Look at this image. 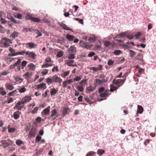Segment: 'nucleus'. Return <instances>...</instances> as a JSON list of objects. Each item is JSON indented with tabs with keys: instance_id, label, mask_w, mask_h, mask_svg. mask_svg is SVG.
Segmentation results:
<instances>
[{
	"instance_id": "ddd939ff",
	"label": "nucleus",
	"mask_w": 156,
	"mask_h": 156,
	"mask_svg": "<svg viewBox=\"0 0 156 156\" xmlns=\"http://www.w3.org/2000/svg\"><path fill=\"white\" fill-rule=\"evenodd\" d=\"M21 114V112L19 111L15 112L13 114L14 118L15 119H18L19 118Z\"/></svg>"
},
{
	"instance_id": "393cba45",
	"label": "nucleus",
	"mask_w": 156,
	"mask_h": 156,
	"mask_svg": "<svg viewBox=\"0 0 156 156\" xmlns=\"http://www.w3.org/2000/svg\"><path fill=\"white\" fill-rule=\"evenodd\" d=\"M53 65L52 64H48L47 63H46L45 64L42 65L41 67V68L42 69H44L45 68L51 67Z\"/></svg>"
},
{
	"instance_id": "5fc2aeb1",
	"label": "nucleus",
	"mask_w": 156,
	"mask_h": 156,
	"mask_svg": "<svg viewBox=\"0 0 156 156\" xmlns=\"http://www.w3.org/2000/svg\"><path fill=\"white\" fill-rule=\"evenodd\" d=\"M41 139V137L39 135H37L36 137L35 142H37L40 141Z\"/></svg>"
},
{
	"instance_id": "e433bc0d",
	"label": "nucleus",
	"mask_w": 156,
	"mask_h": 156,
	"mask_svg": "<svg viewBox=\"0 0 156 156\" xmlns=\"http://www.w3.org/2000/svg\"><path fill=\"white\" fill-rule=\"evenodd\" d=\"M96 37H89L88 40L90 42H94L96 41Z\"/></svg>"
},
{
	"instance_id": "c756f323",
	"label": "nucleus",
	"mask_w": 156,
	"mask_h": 156,
	"mask_svg": "<svg viewBox=\"0 0 156 156\" xmlns=\"http://www.w3.org/2000/svg\"><path fill=\"white\" fill-rule=\"evenodd\" d=\"M105 153V151L104 150L101 149H100L98 150L97 153L100 156H101L102 155Z\"/></svg>"
},
{
	"instance_id": "6ab92c4d",
	"label": "nucleus",
	"mask_w": 156,
	"mask_h": 156,
	"mask_svg": "<svg viewBox=\"0 0 156 156\" xmlns=\"http://www.w3.org/2000/svg\"><path fill=\"white\" fill-rule=\"evenodd\" d=\"M118 88V87L115 86L113 84H111L110 85V90L111 92H113L114 91H115L117 90Z\"/></svg>"
},
{
	"instance_id": "7c9ffc66",
	"label": "nucleus",
	"mask_w": 156,
	"mask_h": 156,
	"mask_svg": "<svg viewBox=\"0 0 156 156\" xmlns=\"http://www.w3.org/2000/svg\"><path fill=\"white\" fill-rule=\"evenodd\" d=\"M4 89L3 87H0V93L2 96L5 95L6 92L4 90Z\"/></svg>"
},
{
	"instance_id": "49530a36",
	"label": "nucleus",
	"mask_w": 156,
	"mask_h": 156,
	"mask_svg": "<svg viewBox=\"0 0 156 156\" xmlns=\"http://www.w3.org/2000/svg\"><path fill=\"white\" fill-rule=\"evenodd\" d=\"M81 77L80 76H77L74 78L73 79V81L75 82L80 81L81 80Z\"/></svg>"
},
{
	"instance_id": "2eb2a0df",
	"label": "nucleus",
	"mask_w": 156,
	"mask_h": 156,
	"mask_svg": "<svg viewBox=\"0 0 156 156\" xmlns=\"http://www.w3.org/2000/svg\"><path fill=\"white\" fill-rule=\"evenodd\" d=\"M60 26L63 29L66 30H69L71 31H72V30L71 28H69L67 27L65 24L62 23L60 25Z\"/></svg>"
},
{
	"instance_id": "a19ab883",
	"label": "nucleus",
	"mask_w": 156,
	"mask_h": 156,
	"mask_svg": "<svg viewBox=\"0 0 156 156\" xmlns=\"http://www.w3.org/2000/svg\"><path fill=\"white\" fill-rule=\"evenodd\" d=\"M63 87L64 88H66L68 86V85L69 84L68 82L66 80L62 82Z\"/></svg>"
},
{
	"instance_id": "6e6552de",
	"label": "nucleus",
	"mask_w": 156,
	"mask_h": 156,
	"mask_svg": "<svg viewBox=\"0 0 156 156\" xmlns=\"http://www.w3.org/2000/svg\"><path fill=\"white\" fill-rule=\"evenodd\" d=\"M0 143H1V144L0 145V146H2L4 148L7 147L9 145V143L7 142L6 140H1L0 141Z\"/></svg>"
},
{
	"instance_id": "423d86ee",
	"label": "nucleus",
	"mask_w": 156,
	"mask_h": 156,
	"mask_svg": "<svg viewBox=\"0 0 156 156\" xmlns=\"http://www.w3.org/2000/svg\"><path fill=\"white\" fill-rule=\"evenodd\" d=\"M68 51L70 54H76L77 52L76 48L74 46H71L69 48Z\"/></svg>"
},
{
	"instance_id": "c9c22d12",
	"label": "nucleus",
	"mask_w": 156,
	"mask_h": 156,
	"mask_svg": "<svg viewBox=\"0 0 156 156\" xmlns=\"http://www.w3.org/2000/svg\"><path fill=\"white\" fill-rule=\"evenodd\" d=\"M57 113V112L56 110L55 109H53L52 111V113L51 114V116L48 117V118L50 119V118L51 117H53V116H55L56 114Z\"/></svg>"
},
{
	"instance_id": "a211bd4d",
	"label": "nucleus",
	"mask_w": 156,
	"mask_h": 156,
	"mask_svg": "<svg viewBox=\"0 0 156 156\" xmlns=\"http://www.w3.org/2000/svg\"><path fill=\"white\" fill-rule=\"evenodd\" d=\"M25 44L26 45H28L30 48H34L35 46H37V44L31 42L28 43H26Z\"/></svg>"
},
{
	"instance_id": "774afa93",
	"label": "nucleus",
	"mask_w": 156,
	"mask_h": 156,
	"mask_svg": "<svg viewBox=\"0 0 156 156\" xmlns=\"http://www.w3.org/2000/svg\"><path fill=\"white\" fill-rule=\"evenodd\" d=\"M63 55L62 51H59L57 54V56L58 57H61Z\"/></svg>"
},
{
	"instance_id": "72a5a7b5",
	"label": "nucleus",
	"mask_w": 156,
	"mask_h": 156,
	"mask_svg": "<svg viewBox=\"0 0 156 156\" xmlns=\"http://www.w3.org/2000/svg\"><path fill=\"white\" fill-rule=\"evenodd\" d=\"M95 154V152L93 151H91L88 152L86 156H94Z\"/></svg>"
},
{
	"instance_id": "20e7f679",
	"label": "nucleus",
	"mask_w": 156,
	"mask_h": 156,
	"mask_svg": "<svg viewBox=\"0 0 156 156\" xmlns=\"http://www.w3.org/2000/svg\"><path fill=\"white\" fill-rule=\"evenodd\" d=\"M31 99V98L30 96H26L22 98L20 102L22 104H24L25 103L29 102Z\"/></svg>"
},
{
	"instance_id": "39448f33",
	"label": "nucleus",
	"mask_w": 156,
	"mask_h": 156,
	"mask_svg": "<svg viewBox=\"0 0 156 156\" xmlns=\"http://www.w3.org/2000/svg\"><path fill=\"white\" fill-rule=\"evenodd\" d=\"M52 78L53 82L60 83L62 81V79L56 75L53 76Z\"/></svg>"
},
{
	"instance_id": "c85d7f7f",
	"label": "nucleus",
	"mask_w": 156,
	"mask_h": 156,
	"mask_svg": "<svg viewBox=\"0 0 156 156\" xmlns=\"http://www.w3.org/2000/svg\"><path fill=\"white\" fill-rule=\"evenodd\" d=\"M18 33L17 32H14L12 33L10 35L11 37H12V38L15 39L16 37H17L18 35Z\"/></svg>"
},
{
	"instance_id": "de8ad7c7",
	"label": "nucleus",
	"mask_w": 156,
	"mask_h": 156,
	"mask_svg": "<svg viewBox=\"0 0 156 156\" xmlns=\"http://www.w3.org/2000/svg\"><path fill=\"white\" fill-rule=\"evenodd\" d=\"M74 60H70L68 62L66 63V64H67L68 66H72V64L74 62Z\"/></svg>"
},
{
	"instance_id": "79ce46f5",
	"label": "nucleus",
	"mask_w": 156,
	"mask_h": 156,
	"mask_svg": "<svg viewBox=\"0 0 156 156\" xmlns=\"http://www.w3.org/2000/svg\"><path fill=\"white\" fill-rule=\"evenodd\" d=\"M9 72L7 71H5L2 72L0 73V77L2 76L6 75L8 74Z\"/></svg>"
},
{
	"instance_id": "412c9836",
	"label": "nucleus",
	"mask_w": 156,
	"mask_h": 156,
	"mask_svg": "<svg viewBox=\"0 0 156 156\" xmlns=\"http://www.w3.org/2000/svg\"><path fill=\"white\" fill-rule=\"evenodd\" d=\"M80 46L84 48H87V44L86 43L84 42L83 41H80Z\"/></svg>"
},
{
	"instance_id": "f8f14e48",
	"label": "nucleus",
	"mask_w": 156,
	"mask_h": 156,
	"mask_svg": "<svg viewBox=\"0 0 156 156\" xmlns=\"http://www.w3.org/2000/svg\"><path fill=\"white\" fill-rule=\"evenodd\" d=\"M21 61V59H19L17 61L14 63V65H12L10 66L9 67L10 69H13L16 66L20 64Z\"/></svg>"
},
{
	"instance_id": "4468645a",
	"label": "nucleus",
	"mask_w": 156,
	"mask_h": 156,
	"mask_svg": "<svg viewBox=\"0 0 156 156\" xmlns=\"http://www.w3.org/2000/svg\"><path fill=\"white\" fill-rule=\"evenodd\" d=\"M46 84L44 83H41L37 85V89H45L46 88Z\"/></svg>"
},
{
	"instance_id": "f03ea898",
	"label": "nucleus",
	"mask_w": 156,
	"mask_h": 156,
	"mask_svg": "<svg viewBox=\"0 0 156 156\" xmlns=\"http://www.w3.org/2000/svg\"><path fill=\"white\" fill-rule=\"evenodd\" d=\"M36 133V129L35 128H32L28 135V137L31 138L32 137H35Z\"/></svg>"
},
{
	"instance_id": "473e14b6",
	"label": "nucleus",
	"mask_w": 156,
	"mask_h": 156,
	"mask_svg": "<svg viewBox=\"0 0 156 156\" xmlns=\"http://www.w3.org/2000/svg\"><path fill=\"white\" fill-rule=\"evenodd\" d=\"M68 109L67 108H65L63 109L62 115L63 116L66 115L68 112Z\"/></svg>"
},
{
	"instance_id": "338daca9",
	"label": "nucleus",
	"mask_w": 156,
	"mask_h": 156,
	"mask_svg": "<svg viewBox=\"0 0 156 156\" xmlns=\"http://www.w3.org/2000/svg\"><path fill=\"white\" fill-rule=\"evenodd\" d=\"M32 17L31 15L30 14H27L26 17V18L27 20H31Z\"/></svg>"
},
{
	"instance_id": "09e8293b",
	"label": "nucleus",
	"mask_w": 156,
	"mask_h": 156,
	"mask_svg": "<svg viewBox=\"0 0 156 156\" xmlns=\"http://www.w3.org/2000/svg\"><path fill=\"white\" fill-rule=\"evenodd\" d=\"M27 90L26 88L25 87H23L19 90V92L20 93L25 92Z\"/></svg>"
},
{
	"instance_id": "aec40b11",
	"label": "nucleus",
	"mask_w": 156,
	"mask_h": 156,
	"mask_svg": "<svg viewBox=\"0 0 156 156\" xmlns=\"http://www.w3.org/2000/svg\"><path fill=\"white\" fill-rule=\"evenodd\" d=\"M137 107V112L140 114L142 113L143 111V108L141 106H140L139 105H138Z\"/></svg>"
},
{
	"instance_id": "603ef678",
	"label": "nucleus",
	"mask_w": 156,
	"mask_h": 156,
	"mask_svg": "<svg viewBox=\"0 0 156 156\" xmlns=\"http://www.w3.org/2000/svg\"><path fill=\"white\" fill-rule=\"evenodd\" d=\"M16 55H23L24 54H26V52L25 51H23L20 52H16Z\"/></svg>"
},
{
	"instance_id": "9b49d317",
	"label": "nucleus",
	"mask_w": 156,
	"mask_h": 156,
	"mask_svg": "<svg viewBox=\"0 0 156 156\" xmlns=\"http://www.w3.org/2000/svg\"><path fill=\"white\" fill-rule=\"evenodd\" d=\"M109 91L108 90H105V92L104 93H102L100 94V96L101 98L106 97H108V93L109 92Z\"/></svg>"
},
{
	"instance_id": "4be33fe9",
	"label": "nucleus",
	"mask_w": 156,
	"mask_h": 156,
	"mask_svg": "<svg viewBox=\"0 0 156 156\" xmlns=\"http://www.w3.org/2000/svg\"><path fill=\"white\" fill-rule=\"evenodd\" d=\"M50 106L48 107L47 108H45L43 110V112H44V114L46 115L48 114L50 112Z\"/></svg>"
},
{
	"instance_id": "37998d69",
	"label": "nucleus",
	"mask_w": 156,
	"mask_h": 156,
	"mask_svg": "<svg viewBox=\"0 0 156 156\" xmlns=\"http://www.w3.org/2000/svg\"><path fill=\"white\" fill-rule=\"evenodd\" d=\"M16 143L18 145H20L21 144H23V142L20 140H17L16 141Z\"/></svg>"
},
{
	"instance_id": "4d7b16f0",
	"label": "nucleus",
	"mask_w": 156,
	"mask_h": 156,
	"mask_svg": "<svg viewBox=\"0 0 156 156\" xmlns=\"http://www.w3.org/2000/svg\"><path fill=\"white\" fill-rule=\"evenodd\" d=\"M105 88L104 87H101L98 90V92L99 93H101L104 91Z\"/></svg>"
},
{
	"instance_id": "f257e3e1",
	"label": "nucleus",
	"mask_w": 156,
	"mask_h": 156,
	"mask_svg": "<svg viewBox=\"0 0 156 156\" xmlns=\"http://www.w3.org/2000/svg\"><path fill=\"white\" fill-rule=\"evenodd\" d=\"M0 43L1 44L4 45V47H8L12 42L11 40L6 37H3L2 38Z\"/></svg>"
},
{
	"instance_id": "9d476101",
	"label": "nucleus",
	"mask_w": 156,
	"mask_h": 156,
	"mask_svg": "<svg viewBox=\"0 0 156 156\" xmlns=\"http://www.w3.org/2000/svg\"><path fill=\"white\" fill-rule=\"evenodd\" d=\"M102 66L101 65H99L98 67H93L90 68L91 70H92L95 72H97L98 70H100L102 69Z\"/></svg>"
},
{
	"instance_id": "8fccbe9b",
	"label": "nucleus",
	"mask_w": 156,
	"mask_h": 156,
	"mask_svg": "<svg viewBox=\"0 0 156 156\" xmlns=\"http://www.w3.org/2000/svg\"><path fill=\"white\" fill-rule=\"evenodd\" d=\"M74 20H75L78 21L79 23H81V24H83V20L82 19H80L78 18H75Z\"/></svg>"
},
{
	"instance_id": "864d4df0",
	"label": "nucleus",
	"mask_w": 156,
	"mask_h": 156,
	"mask_svg": "<svg viewBox=\"0 0 156 156\" xmlns=\"http://www.w3.org/2000/svg\"><path fill=\"white\" fill-rule=\"evenodd\" d=\"M120 45L122 47H123L124 48V49H128L129 48V47L128 46L127 44H120Z\"/></svg>"
},
{
	"instance_id": "bb28decb",
	"label": "nucleus",
	"mask_w": 156,
	"mask_h": 156,
	"mask_svg": "<svg viewBox=\"0 0 156 156\" xmlns=\"http://www.w3.org/2000/svg\"><path fill=\"white\" fill-rule=\"evenodd\" d=\"M70 73V71H64L63 73L61 74V76L63 78H65Z\"/></svg>"
},
{
	"instance_id": "69168bd1",
	"label": "nucleus",
	"mask_w": 156,
	"mask_h": 156,
	"mask_svg": "<svg viewBox=\"0 0 156 156\" xmlns=\"http://www.w3.org/2000/svg\"><path fill=\"white\" fill-rule=\"evenodd\" d=\"M111 44L110 42L108 41H106L105 42L104 45L106 47H108Z\"/></svg>"
},
{
	"instance_id": "a878e982",
	"label": "nucleus",
	"mask_w": 156,
	"mask_h": 156,
	"mask_svg": "<svg viewBox=\"0 0 156 156\" xmlns=\"http://www.w3.org/2000/svg\"><path fill=\"white\" fill-rule=\"evenodd\" d=\"M31 21L36 23H41V20L39 18L35 17H33Z\"/></svg>"
},
{
	"instance_id": "dca6fc26",
	"label": "nucleus",
	"mask_w": 156,
	"mask_h": 156,
	"mask_svg": "<svg viewBox=\"0 0 156 156\" xmlns=\"http://www.w3.org/2000/svg\"><path fill=\"white\" fill-rule=\"evenodd\" d=\"M96 83L98 84H101L102 83L106 82V81L105 80V78H102L101 80H100L98 79H96Z\"/></svg>"
},
{
	"instance_id": "2f4dec72",
	"label": "nucleus",
	"mask_w": 156,
	"mask_h": 156,
	"mask_svg": "<svg viewBox=\"0 0 156 156\" xmlns=\"http://www.w3.org/2000/svg\"><path fill=\"white\" fill-rule=\"evenodd\" d=\"M129 51L130 52L129 56L131 57H134L136 54V52L132 50H130Z\"/></svg>"
},
{
	"instance_id": "58836bf2",
	"label": "nucleus",
	"mask_w": 156,
	"mask_h": 156,
	"mask_svg": "<svg viewBox=\"0 0 156 156\" xmlns=\"http://www.w3.org/2000/svg\"><path fill=\"white\" fill-rule=\"evenodd\" d=\"M77 89L80 92H82L84 90V88L80 85H78L77 87Z\"/></svg>"
},
{
	"instance_id": "b1692460",
	"label": "nucleus",
	"mask_w": 156,
	"mask_h": 156,
	"mask_svg": "<svg viewBox=\"0 0 156 156\" xmlns=\"http://www.w3.org/2000/svg\"><path fill=\"white\" fill-rule=\"evenodd\" d=\"M31 76V73L29 72H27L23 75V76L26 79H27L30 78V77Z\"/></svg>"
},
{
	"instance_id": "0eeeda50",
	"label": "nucleus",
	"mask_w": 156,
	"mask_h": 156,
	"mask_svg": "<svg viewBox=\"0 0 156 156\" xmlns=\"http://www.w3.org/2000/svg\"><path fill=\"white\" fill-rule=\"evenodd\" d=\"M6 89L8 90H13L14 88V87L12 84L9 83H7L5 85Z\"/></svg>"
},
{
	"instance_id": "3c124183",
	"label": "nucleus",
	"mask_w": 156,
	"mask_h": 156,
	"mask_svg": "<svg viewBox=\"0 0 156 156\" xmlns=\"http://www.w3.org/2000/svg\"><path fill=\"white\" fill-rule=\"evenodd\" d=\"M52 72H54L55 71L56 72H58L59 71H58V66H54L53 68H52Z\"/></svg>"
},
{
	"instance_id": "bf43d9fd",
	"label": "nucleus",
	"mask_w": 156,
	"mask_h": 156,
	"mask_svg": "<svg viewBox=\"0 0 156 156\" xmlns=\"http://www.w3.org/2000/svg\"><path fill=\"white\" fill-rule=\"evenodd\" d=\"M38 108L37 107H35L34 108L33 110L31 111V112L33 114H35L37 113V110H38Z\"/></svg>"
},
{
	"instance_id": "680f3d73",
	"label": "nucleus",
	"mask_w": 156,
	"mask_h": 156,
	"mask_svg": "<svg viewBox=\"0 0 156 156\" xmlns=\"http://www.w3.org/2000/svg\"><path fill=\"white\" fill-rule=\"evenodd\" d=\"M7 101L8 103H10L13 101V99L11 97H9L7 98Z\"/></svg>"
},
{
	"instance_id": "1a4fd4ad",
	"label": "nucleus",
	"mask_w": 156,
	"mask_h": 156,
	"mask_svg": "<svg viewBox=\"0 0 156 156\" xmlns=\"http://www.w3.org/2000/svg\"><path fill=\"white\" fill-rule=\"evenodd\" d=\"M76 37L73 35L67 34L66 36V39L69 41H72Z\"/></svg>"
},
{
	"instance_id": "f704fd0d",
	"label": "nucleus",
	"mask_w": 156,
	"mask_h": 156,
	"mask_svg": "<svg viewBox=\"0 0 156 156\" xmlns=\"http://www.w3.org/2000/svg\"><path fill=\"white\" fill-rule=\"evenodd\" d=\"M87 80V79L82 80L80 83V84L82 86H84L86 83Z\"/></svg>"
},
{
	"instance_id": "13d9d810",
	"label": "nucleus",
	"mask_w": 156,
	"mask_h": 156,
	"mask_svg": "<svg viewBox=\"0 0 156 156\" xmlns=\"http://www.w3.org/2000/svg\"><path fill=\"white\" fill-rule=\"evenodd\" d=\"M16 130L15 128H11L10 129H9L8 130L9 133H14Z\"/></svg>"
},
{
	"instance_id": "5701e85b",
	"label": "nucleus",
	"mask_w": 156,
	"mask_h": 156,
	"mask_svg": "<svg viewBox=\"0 0 156 156\" xmlns=\"http://www.w3.org/2000/svg\"><path fill=\"white\" fill-rule=\"evenodd\" d=\"M58 91V90H56V89L53 88V89H51L50 93L51 96L55 95L56 94Z\"/></svg>"
},
{
	"instance_id": "c03bdc74",
	"label": "nucleus",
	"mask_w": 156,
	"mask_h": 156,
	"mask_svg": "<svg viewBox=\"0 0 156 156\" xmlns=\"http://www.w3.org/2000/svg\"><path fill=\"white\" fill-rule=\"evenodd\" d=\"M117 84H118V83H122V84H123L125 80H126V78H125L124 79H118V80H117Z\"/></svg>"
},
{
	"instance_id": "cd10ccee",
	"label": "nucleus",
	"mask_w": 156,
	"mask_h": 156,
	"mask_svg": "<svg viewBox=\"0 0 156 156\" xmlns=\"http://www.w3.org/2000/svg\"><path fill=\"white\" fill-rule=\"evenodd\" d=\"M46 82L49 85L52 84L53 82L52 78H48L46 79Z\"/></svg>"
},
{
	"instance_id": "ea45409f",
	"label": "nucleus",
	"mask_w": 156,
	"mask_h": 156,
	"mask_svg": "<svg viewBox=\"0 0 156 156\" xmlns=\"http://www.w3.org/2000/svg\"><path fill=\"white\" fill-rule=\"evenodd\" d=\"M122 51L119 50H116L114 52V54L116 55H118L122 53Z\"/></svg>"
},
{
	"instance_id": "0e129e2a",
	"label": "nucleus",
	"mask_w": 156,
	"mask_h": 156,
	"mask_svg": "<svg viewBox=\"0 0 156 156\" xmlns=\"http://www.w3.org/2000/svg\"><path fill=\"white\" fill-rule=\"evenodd\" d=\"M15 17L19 19H22V16L20 13H19L16 15H15Z\"/></svg>"
},
{
	"instance_id": "a18cd8bd",
	"label": "nucleus",
	"mask_w": 156,
	"mask_h": 156,
	"mask_svg": "<svg viewBox=\"0 0 156 156\" xmlns=\"http://www.w3.org/2000/svg\"><path fill=\"white\" fill-rule=\"evenodd\" d=\"M16 92H17V91L16 90H15L12 92H9L8 94V95L9 96H13L14 95L16 94Z\"/></svg>"
},
{
	"instance_id": "7ed1b4c3",
	"label": "nucleus",
	"mask_w": 156,
	"mask_h": 156,
	"mask_svg": "<svg viewBox=\"0 0 156 156\" xmlns=\"http://www.w3.org/2000/svg\"><path fill=\"white\" fill-rule=\"evenodd\" d=\"M26 55H28L29 58H30L33 59H35L37 55L33 52H31L29 51H27L26 52Z\"/></svg>"
},
{
	"instance_id": "4c0bfd02",
	"label": "nucleus",
	"mask_w": 156,
	"mask_h": 156,
	"mask_svg": "<svg viewBox=\"0 0 156 156\" xmlns=\"http://www.w3.org/2000/svg\"><path fill=\"white\" fill-rule=\"evenodd\" d=\"M33 29L31 28H24L23 31L25 32H27L28 31L31 32Z\"/></svg>"
},
{
	"instance_id": "e2e57ef3",
	"label": "nucleus",
	"mask_w": 156,
	"mask_h": 156,
	"mask_svg": "<svg viewBox=\"0 0 156 156\" xmlns=\"http://www.w3.org/2000/svg\"><path fill=\"white\" fill-rule=\"evenodd\" d=\"M45 61L46 62H51L52 61V60L51 58L48 57L46 58L45 59Z\"/></svg>"
},
{
	"instance_id": "f3484780",
	"label": "nucleus",
	"mask_w": 156,
	"mask_h": 156,
	"mask_svg": "<svg viewBox=\"0 0 156 156\" xmlns=\"http://www.w3.org/2000/svg\"><path fill=\"white\" fill-rule=\"evenodd\" d=\"M22 104L20 101H19L16 104V106H17L18 110H20L23 108V105Z\"/></svg>"
},
{
	"instance_id": "6e6d98bb",
	"label": "nucleus",
	"mask_w": 156,
	"mask_h": 156,
	"mask_svg": "<svg viewBox=\"0 0 156 156\" xmlns=\"http://www.w3.org/2000/svg\"><path fill=\"white\" fill-rule=\"evenodd\" d=\"M5 29L0 24V32L3 33L5 32Z\"/></svg>"
},
{
	"instance_id": "052dcab7",
	"label": "nucleus",
	"mask_w": 156,
	"mask_h": 156,
	"mask_svg": "<svg viewBox=\"0 0 156 156\" xmlns=\"http://www.w3.org/2000/svg\"><path fill=\"white\" fill-rule=\"evenodd\" d=\"M75 54H70V55L68 57V58L69 59L75 58V57L74 56Z\"/></svg>"
}]
</instances>
